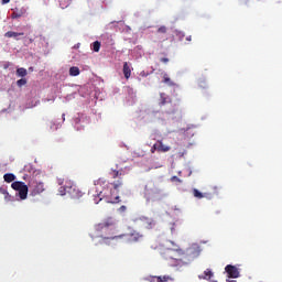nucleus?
<instances>
[{
    "label": "nucleus",
    "instance_id": "nucleus-36",
    "mask_svg": "<svg viewBox=\"0 0 282 282\" xmlns=\"http://www.w3.org/2000/svg\"><path fill=\"white\" fill-rule=\"evenodd\" d=\"M186 41L191 42V41H193V37H192L191 35H188V36L186 37Z\"/></svg>",
    "mask_w": 282,
    "mask_h": 282
},
{
    "label": "nucleus",
    "instance_id": "nucleus-27",
    "mask_svg": "<svg viewBox=\"0 0 282 282\" xmlns=\"http://www.w3.org/2000/svg\"><path fill=\"white\" fill-rule=\"evenodd\" d=\"M18 87H23V85H28V79L21 78L17 82Z\"/></svg>",
    "mask_w": 282,
    "mask_h": 282
},
{
    "label": "nucleus",
    "instance_id": "nucleus-3",
    "mask_svg": "<svg viewBox=\"0 0 282 282\" xmlns=\"http://www.w3.org/2000/svg\"><path fill=\"white\" fill-rule=\"evenodd\" d=\"M29 188L32 197H36V195H41V193L45 192V183L32 177L29 181Z\"/></svg>",
    "mask_w": 282,
    "mask_h": 282
},
{
    "label": "nucleus",
    "instance_id": "nucleus-22",
    "mask_svg": "<svg viewBox=\"0 0 282 282\" xmlns=\"http://www.w3.org/2000/svg\"><path fill=\"white\" fill-rule=\"evenodd\" d=\"M80 75V68L77 66H72L69 68V76H79Z\"/></svg>",
    "mask_w": 282,
    "mask_h": 282
},
{
    "label": "nucleus",
    "instance_id": "nucleus-11",
    "mask_svg": "<svg viewBox=\"0 0 282 282\" xmlns=\"http://www.w3.org/2000/svg\"><path fill=\"white\" fill-rule=\"evenodd\" d=\"M169 281H173V279L171 278V275H154L150 278V282H169Z\"/></svg>",
    "mask_w": 282,
    "mask_h": 282
},
{
    "label": "nucleus",
    "instance_id": "nucleus-19",
    "mask_svg": "<svg viewBox=\"0 0 282 282\" xmlns=\"http://www.w3.org/2000/svg\"><path fill=\"white\" fill-rule=\"evenodd\" d=\"M3 180L7 182V184H10L17 180V176L12 173H7L3 175Z\"/></svg>",
    "mask_w": 282,
    "mask_h": 282
},
{
    "label": "nucleus",
    "instance_id": "nucleus-16",
    "mask_svg": "<svg viewBox=\"0 0 282 282\" xmlns=\"http://www.w3.org/2000/svg\"><path fill=\"white\" fill-rule=\"evenodd\" d=\"M108 204H120V196H113V192L110 193V198H106Z\"/></svg>",
    "mask_w": 282,
    "mask_h": 282
},
{
    "label": "nucleus",
    "instance_id": "nucleus-29",
    "mask_svg": "<svg viewBox=\"0 0 282 282\" xmlns=\"http://www.w3.org/2000/svg\"><path fill=\"white\" fill-rule=\"evenodd\" d=\"M67 193V188L59 187V195H65Z\"/></svg>",
    "mask_w": 282,
    "mask_h": 282
},
{
    "label": "nucleus",
    "instance_id": "nucleus-13",
    "mask_svg": "<svg viewBox=\"0 0 282 282\" xmlns=\"http://www.w3.org/2000/svg\"><path fill=\"white\" fill-rule=\"evenodd\" d=\"M23 32H13V31H8L4 33L6 39H15V41H19V36H23Z\"/></svg>",
    "mask_w": 282,
    "mask_h": 282
},
{
    "label": "nucleus",
    "instance_id": "nucleus-35",
    "mask_svg": "<svg viewBox=\"0 0 282 282\" xmlns=\"http://www.w3.org/2000/svg\"><path fill=\"white\" fill-rule=\"evenodd\" d=\"M166 102V98L162 97L161 105H164Z\"/></svg>",
    "mask_w": 282,
    "mask_h": 282
},
{
    "label": "nucleus",
    "instance_id": "nucleus-34",
    "mask_svg": "<svg viewBox=\"0 0 282 282\" xmlns=\"http://www.w3.org/2000/svg\"><path fill=\"white\" fill-rule=\"evenodd\" d=\"M120 213H124L127 210V206L122 205L120 208H119Z\"/></svg>",
    "mask_w": 282,
    "mask_h": 282
},
{
    "label": "nucleus",
    "instance_id": "nucleus-7",
    "mask_svg": "<svg viewBox=\"0 0 282 282\" xmlns=\"http://www.w3.org/2000/svg\"><path fill=\"white\" fill-rule=\"evenodd\" d=\"M122 235H124L123 237H128V241H130V243H138V241H142V239L144 238V236L137 230H132L129 234Z\"/></svg>",
    "mask_w": 282,
    "mask_h": 282
},
{
    "label": "nucleus",
    "instance_id": "nucleus-30",
    "mask_svg": "<svg viewBox=\"0 0 282 282\" xmlns=\"http://www.w3.org/2000/svg\"><path fill=\"white\" fill-rule=\"evenodd\" d=\"M12 19H21V13H12Z\"/></svg>",
    "mask_w": 282,
    "mask_h": 282
},
{
    "label": "nucleus",
    "instance_id": "nucleus-21",
    "mask_svg": "<svg viewBox=\"0 0 282 282\" xmlns=\"http://www.w3.org/2000/svg\"><path fill=\"white\" fill-rule=\"evenodd\" d=\"M193 195H194V197H196V199H204V197H207L206 194L199 192V189H197V188L193 189Z\"/></svg>",
    "mask_w": 282,
    "mask_h": 282
},
{
    "label": "nucleus",
    "instance_id": "nucleus-39",
    "mask_svg": "<svg viewBox=\"0 0 282 282\" xmlns=\"http://www.w3.org/2000/svg\"><path fill=\"white\" fill-rule=\"evenodd\" d=\"M59 184H63V181H59Z\"/></svg>",
    "mask_w": 282,
    "mask_h": 282
},
{
    "label": "nucleus",
    "instance_id": "nucleus-17",
    "mask_svg": "<svg viewBox=\"0 0 282 282\" xmlns=\"http://www.w3.org/2000/svg\"><path fill=\"white\" fill-rule=\"evenodd\" d=\"M213 271L210 269H207L204 271L203 275H198L199 279H204L205 281H210V279H213Z\"/></svg>",
    "mask_w": 282,
    "mask_h": 282
},
{
    "label": "nucleus",
    "instance_id": "nucleus-1",
    "mask_svg": "<svg viewBox=\"0 0 282 282\" xmlns=\"http://www.w3.org/2000/svg\"><path fill=\"white\" fill-rule=\"evenodd\" d=\"M200 252H202V249L199 248V245L193 243L185 251L181 252L180 258H173V256H170V257L164 256V257L169 265H171L172 268H177L182 265H188L191 261H195V259L199 257Z\"/></svg>",
    "mask_w": 282,
    "mask_h": 282
},
{
    "label": "nucleus",
    "instance_id": "nucleus-18",
    "mask_svg": "<svg viewBox=\"0 0 282 282\" xmlns=\"http://www.w3.org/2000/svg\"><path fill=\"white\" fill-rule=\"evenodd\" d=\"M163 83L169 85V87H175V85H177L175 82L171 80V77H169V74L166 73L163 75Z\"/></svg>",
    "mask_w": 282,
    "mask_h": 282
},
{
    "label": "nucleus",
    "instance_id": "nucleus-31",
    "mask_svg": "<svg viewBox=\"0 0 282 282\" xmlns=\"http://www.w3.org/2000/svg\"><path fill=\"white\" fill-rule=\"evenodd\" d=\"M184 36H186L183 32L178 33L180 41H184Z\"/></svg>",
    "mask_w": 282,
    "mask_h": 282
},
{
    "label": "nucleus",
    "instance_id": "nucleus-15",
    "mask_svg": "<svg viewBox=\"0 0 282 282\" xmlns=\"http://www.w3.org/2000/svg\"><path fill=\"white\" fill-rule=\"evenodd\" d=\"M70 197H73V199H80V197H83V192H80L77 188H70L69 191Z\"/></svg>",
    "mask_w": 282,
    "mask_h": 282
},
{
    "label": "nucleus",
    "instance_id": "nucleus-25",
    "mask_svg": "<svg viewBox=\"0 0 282 282\" xmlns=\"http://www.w3.org/2000/svg\"><path fill=\"white\" fill-rule=\"evenodd\" d=\"M102 197H105V195H102V192L97 194V196H95L94 198L95 204H99L100 202H102Z\"/></svg>",
    "mask_w": 282,
    "mask_h": 282
},
{
    "label": "nucleus",
    "instance_id": "nucleus-32",
    "mask_svg": "<svg viewBox=\"0 0 282 282\" xmlns=\"http://www.w3.org/2000/svg\"><path fill=\"white\" fill-rule=\"evenodd\" d=\"M160 62L166 64V63H169V57H162L160 59Z\"/></svg>",
    "mask_w": 282,
    "mask_h": 282
},
{
    "label": "nucleus",
    "instance_id": "nucleus-20",
    "mask_svg": "<svg viewBox=\"0 0 282 282\" xmlns=\"http://www.w3.org/2000/svg\"><path fill=\"white\" fill-rule=\"evenodd\" d=\"M0 194L3 195L6 202H12V196L3 187H0Z\"/></svg>",
    "mask_w": 282,
    "mask_h": 282
},
{
    "label": "nucleus",
    "instance_id": "nucleus-28",
    "mask_svg": "<svg viewBox=\"0 0 282 282\" xmlns=\"http://www.w3.org/2000/svg\"><path fill=\"white\" fill-rule=\"evenodd\" d=\"M150 151H151V153H155V151L159 152L158 143H154Z\"/></svg>",
    "mask_w": 282,
    "mask_h": 282
},
{
    "label": "nucleus",
    "instance_id": "nucleus-33",
    "mask_svg": "<svg viewBox=\"0 0 282 282\" xmlns=\"http://www.w3.org/2000/svg\"><path fill=\"white\" fill-rule=\"evenodd\" d=\"M171 180H172V182H182V180H180V177H177V176H173Z\"/></svg>",
    "mask_w": 282,
    "mask_h": 282
},
{
    "label": "nucleus",
    "instance_id": "nucleus-38",
    "mask_svg": "<svg viewBox=\"0 0 282 282\" xmlns=\"http://www.w3.org/2000/svg\"><path fill=\"white\" fill-rule=\"evenodd\" d=\"M227 282H237V280H227Z\"/></svg>",
    "mask_w": 282,
    "mask_h": 282
},
{
    "label": "nucleus",
    "instance_id": "nucleus-14",
    "mask_svg": "<svg viewBox=\"0 0 282 282\" xmlns=\"http://www.w3.org/2000/svg\"><path fill=\"white\" fill-rule=\"evenodd\" d=\"M123 76L127 80L131 78V66H129V63L127 62L123 63Z\"/></svg>",
    "mask_w": 282,
    "mask_h": 282
},
{
    "label": "nucleus",
    "instance_id": "nucleus-6",
    "mask_svg": "<svg viewBox=\"0 0 282 282\" xmlns=\"http://www.w3.org/2000/svg\"><path fill=\"white\" fill-rule=\"evenodd\" d=\"M138 221H140V225L142 228H145V230H153V228H155V221L153 218L141 216L139 217Z\"/></svg>",
    "mask_w": 282,
    "mask_h": 282
},
{
    "label": "nucleus",
    "instance_id": "nucleus-26",
    "mask_svg": "<svg viewBox=\"0 0 282 282\" xmlns=\"http://www.w3.org/2000/svg\"><path fill=\"white\" fill-rule=\"evenodd\" d=\"M93 50H94L95 52H100V42H99V41H95V42L93 43Z\"/></svg>",
    "mask_w": 282,
    "mask_h": 282
},
{
    "label": "nucleus",
    "instance_id": "nucleus-4",
    "mask_svg": "<svg viewBox=\"0 0 282 282\" xmlns=\"http://www.w3.org/2000/svg\"><path fill=\"white\" fill-rule=\"evenodd\" d=\"M109 175L110 177H112V180H116L110 183L113 191H117V193H119L120 188H122V186L124 185V182L122 181V172L118 170H111Z\"/></svg>",
    "mask_w": 282,
    "mask_h": 282
},
{
    "label": "nucleus",
    "instance_id": "nucleus-2",
    "mask_svg": "<svg viewBox=\"0 0 282 282\" xmlns=\"http://www.w3.org/2000/svg\"><path fill=\"white\" fill-rule=\"evenodd\" d=\"M95 230L99 238L116 235V221L111 218H107L106 220L97 224L95 226Z\"/></svg>",
    "mask_w": 282,
    "mask_h": 282
},
{
    "label": "nucleus",
    "instance_id": "nucleus-10",
    "mask_svg": "<svg viewBox=\"0 0 282 282\" xmlns=\"http://www.w3.org/2000/svg\"><path fill=\"white\" fill-rule=\"evenodd\" d=\"M156 147L159 149V153H169V151H171V145L164 144L162 140L156 141Z\"/></svg>",
    "mask_w": 282,
    "mask_h": 282
},
{
    "label": "nucleus",
    "instance_id": "nucleus-5",
    "mask_svg": "<svg viewBox=\"0 0 282 282\" xmlns=\"http://www.w3.org/2000/svg\"><path fill=\"white\" fill-rule=\"evenodd\" d=\"M13 191H18L20 199H28V185L24 182L15 181L11 184Z\"/></svg>",
    "mask_w": 282,
    "mask_h": 282
},
{
    "label": "nucleus",
    "instance_id": "nucleus-12",
    "mask_svg": "<svg viewBox=\"0 0 282 282\" xmlns=\"http://www.w3.org/2000/svg\"><path fill=\"white\" fill-rule=\"evenodd\" d=\"M167 29L166 26H160L156 31L158 39H160L161 43H164V41H169V37L166 36H160V34H166Z\"/></svg>",
    "mask_w": 282,
    "mask_h": 282
},
{
    "label": "nucleus",
    "instance_id": "nucleus-23",
    "mask_svg": "<svg viewBox=\"0 0 282 282\" xmlns=\"http://www.w3.org/2000/svg\"><path fill=\"white\" fill-rule=\"evenodd\" d=\"M17 76H19L20 78H25V76H28V69L21 67L17 69Z\"/></svg>",
    "mask_w": 282,
    "mask_h": 282
},
{
    "label": "nucleus",
    "instance_id": "nucleus-24",
    "mask_svg": "<svg viewBox=\"0 0 282 282\" xmlns=\"http://www.w3.org/2000/svg\"><path fill=\"white\" fill-rule=\"evenodd\" d=\"M170 243H172V246H174V248L167 249L166 254H171V252H173V251L182 252V249H180V246L175 245V242L170 241Z\"/></svg>",
    "mask_w": 282,
    "mask_h": 282
},
{
    "label": "nucleus",
    "instance_id": "nucleus-8",
    "mask_svg": "<svg viewBox=\"0 0 282 282\" xmlns=\"http://www.w3.org/2000/svg\"><path fill=\"white\" fill-rule=\"evenodd\" d=\"M228 279H239V269L232 264H228L225 268Z\"/></svg>",
    "mask_w": 282,
    "mask_h": 282
},
{
    "label": "nucleus",
    "instance_id": "nucleus-9",
    "mask_svg": "<svg viewBox=\"0 0 282 282\" xmlns=\"http://www.w3.org/2000/svg\"><path fill=\"white\" fill-rule=\"evenodd\" d=\"M124 235H112V236H102L101 243L105 246H111V241H118V239H123Z\"/></svg>",
    "mask_w": 282,
    "mask_h": 282
},
{
    "label": "nucleus",
    "instance_id": "nucleus-37",
    "mask_svg": "<svg viewBox=\"0 0 282 282\" xmlns=\"http://www.w3.org/2000/svg\"><path fill=\"white\" fill-rule=\"evenodd\" d=\"M10 0H2V3L6 4L8 3Z\"/></svg>",
    "mask_w": 282,
    "mask_h": 282
}]
</instances>
